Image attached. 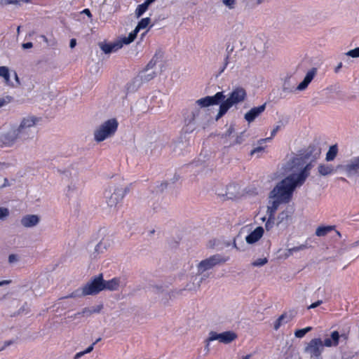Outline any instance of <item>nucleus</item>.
<instances>
[{"mask_svg": "<svg viewBox=\"0 0 359 359\" xmlns=\"http://www.w3.org/2000/svg\"><path fill=\"white\" fill-rule=\"evenodd\" d=\"M40 118L34 116L24 117L19 126H12L11 129L0 135L1 146H12L16 142H24L34 136V127Z\"/></svg>", "mask_w": 359, "mask_h": 359, "instance_id": "1", "label": "nucleus"}, {"mask_svg": "<svg viewBox=\"0 0 359 359\" xmlns=\"http://www.w3.org/2000/svg\"><path fill=\"white\" fill-rule=\"evenodd\" d=\"M301 186L302 184H299L295 176L290 174L276 184L270 192L269 197L280 198L284 203H288L292 198L294 189Z\"/></svg>", "mask_w": 359, "mask_h": 359, "instance_id": "2", "label": "nucleus"}, {"mask_svg": "<svg viewBox=\"0 0 359 359\" xmlns=\"http://www.w3.org/2000/svg\"><path fill=\"white\" fill-rule=\"evenodd\" d=\"M247 96L246 91L241 87L233 89L226 99H224L219 105V111L216 116L217 121L222 117L233 105L243 102Z\"/></svg>", "mask_w": 359, "mask_h": 359, "instance_id": "3", "label": "nucleus"}, {"mask_svg": "<svg viewBox=\"0 0 359 359\" xmlns=\"http://www.w3.org/2000/svg\"><path fill=\"white\" fill-rule=\"evenodd\" d=\"M320 149L316 145H309L304 151L293 158L291 161V168L302 170L306 162L311 158L315 161L320 155Z\"/></svg>", "mask_w": 359, "mask_h": 359, "instance_id": "4", "label": "nucleus"}, {"mask_svg": "<svg viewBox=\"0 0 359 359\" xmlns=\"http://www.w3.org/2000/svg\"><path fill=\"white\" fill-rule=\"evenodd\" d=\"M118 123L116 118H110L94 130V140L97 142H100L104 140L112 137L117 130Z\"/></svg>", "mask_w": 359, "mask_h": 359, "instance_id": "5", "label": "nucleus"}, {"mask_svg": "<svg viewBox=\"0 0 359 359\" xmlns=\"http://www.w3.org/2000/svg\"><path fill=\"white\" fill-rule=\"evenodd\" d=\"M129 191L128 187H116L114 184L109 185L104 191L106 202L109 207H116L122 201L125 195Z\"/></svg>", "mask_w": 359, "mask_h": 359, "instance_id": "6", "label": "nucleus"}, {"mask_svg": "<svg viewBox=\"0 0 359 359\" xmlns=\"http://www.w3.org/2000/svg\"><path fill=\"white\" fill-rule=\"evenodd\" d=\"M229 259L228 257L225 258L221 255L216 254L209 258L202 260L197 265L198 273L200 276H203L204 272L212 269L214 266L224 264Z\"/></svg>", "mask_w": 359, "mask_h": 359, "instance_id": "7", "label": "nucleus"}, {"mask_svg": "<svg viewBox=\"0 0 359 359\" xmlns=\"http://www.w3.org/2000/svg\"><path fill=\"white\" fill-rule=\"evenodd\" d=\"M103 285V274L100 273L92 277L83 287L86 296L96 295L104 290Z\"/></svg>", "mask_w": 359, "mask_h": 359, "instance_id": "8", "label": "nucleus"}, {"mask_svg": "<svg viewBox=\"0 0 359 359\" xmlns=\"http://www.w3.org/2000/svg\"><path fill=\"white\" fill-rule=\"evenodd\" d=\"M323 341L320 338L311 339L304 348V352L309 354L311 359H322L321 354L323 351Z\"/></svg>", "mask_w": 359, "mask_h": 359, "instance_id": "9", "label": "nucleus"}, {"mask_svg": "<svg viewBox=\"0 0 359 359\" xmlns=\"http://www.w3.org/2000/svg\"><path fill=\"white\" fill-rule=\"evenodd\" d=\"M206 115L207 113L205 110H203L196 106L191 110V111L187 114L184 120L187 125L194 124L203 126L205 123H203L202 118L203 116Z\"/></svg>", "mask_w": 359, "mask_h": 359, "instance_id": "10", "label": "nucleus"}, {"mask_svg": "<svg viewBox=\"0 0 359 359\" xmlns=\"http://www.w3.org/2000/svg\"><path fill=\"white\" fill-rule=\"evenodd\" d=\"M226 98L223 91L217 93L213 96H206L196 101V104L199 108L221 104L222 101Z\"/></svg>", "mask_w": 359, "mask_h": 359, "instance_id": "11", "label": "nucleus"}, {"mask_svg": "<svg viewBox=\"0 0 359 359\" xmlns=\"http://www.w3.org/2000/svg\"><path fill=\"white\" fill-rule=\"evenodd\" d=\"M343 170L348 177H359V156L351 158L346 165L343 166Z\"/></svg>", "mask_w": 359, "mask_h": 359, "instance_id": "12", "label": "nucleus"}, {"mask_svg": "<svg viewBox=\"0 0 359 359\" xmlns=\"http://www.w3.org/2000/svg\"><path fill=\"white\" fill-rule=\"evenodd\" d=\"M207 278H208V275L200 276L197 273L196 276L191 277L190 281L186 285L184 290L197 291L200 288L202 282Z\"/></svg>", "mask_w": 359, "mask_h": 359, "instance_id": "13", "label": "nucleus"}, {"mask_svg": "<svg viewBox=\"0 0 359 359\" xmlns=\"http://www.w3.org/2000/svg\"><path fill=\"white\" fill-rule=\"evenodd\" d=\"M313 161H311V158H310L304 165L303 168L299 171V173H292L293 175L295 176V178L298 180L299 184H302V185H303L306 178L309 176L310 170L313 167Z\"/></svg>", "mask_w": 359, "mask_h": 359, "instance_id": "14", "label": "nucleus"}, {"mask_svg": "<svg viewBox=\"0 0 359 359\" xmlns=\"http://www.w3.org/2000/svg\"><path fill=\"white\" fill-rule=\"evenodd\" d=\"M297 311L292 309L283 313L274 323V330H278L283 324L290 322L297 315Z\"/></svg>", "mask_w": 359, "mask_h": 359, "instance_id": "15", "label": "nucleus"}, {"mask_svg": "<svg viewBox=\"0 0 359 359\" xmlns=\"http://www.w3.org/2000/svg\"><path fill=\"white\" fill-rule=\"evenodd\" d=\"M266 103L263 104L259 107L252 108L244 116V118L248 122L251 123L255 120L266 109Z\"/></svg>", "mask_w": 359, "mask_h": 359, "instance_id": "16", "label": "nucleus"}, {"mask_svg": "<svg viewBox=\"0 0 359 359\" xmlns=\"http://www.w3.org/2000/svg\"><path fill=\"white\" fill-rule=\"evenodd\" d=\"M40 222V217L37 215H26L20 220L21 224L25 228L36 226Z\"/></svg>", "mask_w": 359, "mask_h": 359, "instance_id": "17", "label": "nucleus"}, {"mask_svg": "<svg viewBox=\"0 0 359 359\" xmlns=\"http://www.w3.org/2000/svg\"><path fill=\"white\" fill-rule=\"evenodd\" d=\"M317 73V69L313 67L306 74L304 80L297 86V90L302 91L305 90L309 84L311 82V81L313 79L314 76H316Z\"/></svg>", "mask_w": 359, "mask_h": 359, "instance_id": "18", "label": "nucleus"}, {"mask_svg": "<svg viewBox=\"0 0 359 359\" xmlns=\"http://www.w3.org/2000/svg\"><path fill=\"white\" fill-rule=\"evenodd\" d=\"M99 46L105 54H109L121 48L123 43H121V41L110 43H100Z\"/></svg>", "mask_w": 359, "mask_h": 359, "instance_id": "19", "label": "nucleus"}, {"mask_svg": "<svg viewBox=\"0 0 359 359\" xmlns=\"http://www.w3.org/2000/svg\"><path fill=\"white\" fill-rule=\"evenodd\" d=\"M110 246V241L109 239H102L95 247L94 251L92 252L91 256L96 259L100 254L104 253Z\"/></svg>", "mask_w": 359, "mask_h": 359, "instance_id": "20", "label": "nucleus"}, {"mask_svg": "<svg viewBox=\"0 0 359 359\" xmlns=\"http://www.w3.org/2000/svg\"><path fill=\"white\" fill-rule=\"evenodd\" d=\"M340 340V334L338 331H333L330 334L329 338H326L323 341V344L326 347H336L339 345Z\"/></svg>", "mask_w": 359, "mask_h": 359, "instance_id": "21", "label": "nucleus"}, {"mask_svg": "<svg viewBox=\"0 0 359 359\" xmlns=\"http://www.w3.org/2000/svg\"><path fill=\"white\" fill-rule=\"evenodd\" d=\"M263 233L264 229L262 226H258L246 236V242L249 244L255 243L262 238Z\"/></svg>", "mask_w": 359, "mask_h": 359, "instance_id": "22", "label": "nucleus"}, {"mask_svg": "<svg viewBox=\"0 0 359 359\" xmlns=\"http://www.w3.org/2000/svg\"><path fill=\"white\" fill-rule=\"evenodd\" d=\"M121 280L119 278H114L109 280L103 279L104 290L115 291L118 289Z\"/></svg>", "mask_w": 359, "mask_h": 359, "instance_id": "23", "label": "nucleus"}, {"mask_svg": "<svg viewBox=\"0 0 359 359\" xmlns=\"http://www.w3.org/2000/svg\"><path fill=\"white\" fill-rule=\"evenodd\" d=\"M156 76V72L152 70H147V69H144L141 71L137 77L140 79V82L142 83L143 82H148L152 80Z\"/></svg>", "mask_w": 359, "mask_h": 359, "instance_id": "24", "label": "nucleus"}, {"mask_svg": "<svg viewBox=\"0 0 359 359\" xmlns=\"http://www.w3.org/2000/svg\"><path fill=\"white\" fill-rule=\"evenodd\" d=\"M273 201L271 202V205L267 207V215L270 218H272L274 216L275 212L278 208V206L280 203H284L283 201H280V198H273Z\"/></svg>", "mask_w": 359, "mask_h": 359, "instance_id": "25", "label": "nucleus"}, {"mask_svg": "<svg viewBox=\"0 0 359 359\" xmlns=\"http://www.w3.org/2000/svg\"><path fill=\"white\" fill-rule=\"evenodd\" d=\"M237 338V334L233 331H226L221 333V343L229 344Z\"/></svg>", "mask_w": 359, "mask_h": 359, "instance_id": "26", "label": "nucleus"}, {"mask_svg": "<svg viewBox=\"0 0 359 359\" xmlns=\"http://www.w3.org/2000/svg\"><path fill=\"white\" fill-rule=\"evenodd\" d=\"M163 57V54L161 51L156 52L152 59L147 65L145 69H147V70H151L155 67L156 63L162 60Z\"/></svg>", "mask_w": 359, "mask_h": 359, "instance_id": "27", "label": "nucleus"}, {"mask_svg": "<svg viewBox=\"0 0 359 359\" xmlns=\"http://www.w3.org/2000/svg\"><path fill=\"white\" fill-rule=\"evenodd\" d=\"M148 203L154 212H158L162 209L159 198L156 196H153Z\"/></svg>", "mask_w": 359, "mask_h": 359, "instance_id": "28", "label": "nucleus"}, {"mask_svg": "<svg viewBox=\"0 0 359 359\" xmlns=\"http://www.w3.org/2000/svg\"><path fill=\"white\" fill-rule=\"evenodd\" d=\"M318 172L322 176H326L334 172V168L330 165L320 164L318 168Z\"/></svg>", "mask_w": 359, "mask_h": 359, "instance_id": "29", "label": "nucleus"}, {"mask_svg": "<svg viewBox=\"0 0 359 359\" xmlns=\"http://www.w3.org/2000/svg\"><path fill=\"white\" fill-rule=\"evenodd\" d=\"M334 226H318L316 230V235L317 236H326L329 232L332 231L334 229Z\"/></svg>", "mask_w": 359, "mask_h": 359, "instance_id": "30", "label": "nucleus"}, {"mask_svg": "<svg viewBox=\"0 0 359 359\" xmlns=\"http://www.w3.org/2000/svg\"><path fill=\"white\" fill-rule=\"evenodd\" d=\"M141 84L142 83L140 82V79L137 76L131 82L127 84V90L129 92H135L138 89Z\"/></svg>", "mask_w": 359, "mask_h": 359, "instance_id": "31", "label": "nucleus"}, {"mask_svg": "<svg viewBox=\"0 0 359 359\" xmlns=\"http://www.w3.org/2000/svg\"><path fill=\"white\" fill-rule=\"evenodd\" d=\"M337 152H338L337 146L336 144L331 146L329 148V150L326 154V160L327 161L334 160L337 154Z\"/></svg>", "mask_w": 359, "mask_h": 359, "instance_id": "32", "label": "nucleus"}, {"mask_svg": "<svg viewBox=\"0 0 359 359\" xmlns=\"http://www.w3.org/2000/svg\"><path fill=\"white\" fill-rule=\"evenodd\" d=\"M138 32H136V29H134L133 32H130L128 36H125L122 38L120 41L123 44H129L132 43L136 38L137 34Z\"/></svg>", "mask_w": 359, "mask_h": 359, "instance_id": "33", "label": "nucleus"}, {"mask_svg": "<svg viewBox=\"0 0 359 359\" xmlns=\"http://www.w3.org/2000/svg\"><path fill=\"white\" fill-rule=\"evenodd\" d=\"M86 296L83 290V287L78 288L77 290L72 292L69 295L65 297L64 298H76V297H82Z\"/></svg>", "mask_w": 359, "mask_h": 359, "instance_id": "34", "label": "nucleus"}, {"mask_svg": "<svg viewBox=\"0 0 359 359\" xmlns=\"http://www.w3.org/2000/svg\"><path fill=\"white\" fill-rule=\"evenodd\" d=\"M291 217V215H290L288 211L284 210L282 211L278 214V224H279L280 223H283L284 222H287V220Z\"/></svg>", "mask_w": 359, "mask_h": 359, "instance_id": "35", "label": "nucleus"}, {"mask_svg": "<svg viewBox=\"0 0 359 359\" xmlns=\"http://www.w3.org/2000/svg\"><path fill=\"white\" fill-rule=\"evenodd\" d=\"M0 77H3L6 83L10 81V74L8 68L5 66L0 67Z\"/></svg>", "mask_w": 359, "mask_h": 359, "instance_id": "36", "label": "nucleus"}, {"mask_svg": "<svg viewBox=\"0 0 359 359\" xmlns=\"http://www.w3.org/2000/svg\"><path fill=\"white\" fill-rule=\"evenodd\" d=\"M150 21H151V20L149 18H142L138 22L137 27H135L136 32H139L140 29H145L150 23Z\"/></svg>", "mask_w": 359, "mask_h": 359, "instance_id": "37", "label": "nucleus"}, {"mask_svg": "<svg viewBox=\"0 0 359 359\" xmlns=\"http://www.w3.org/2000/svg\"><path fill=\"white\" fill-rule=\"evenodd\" d=\"M312 327H306L304 329H300V330H297L295 332H294V336L297 337V338H302L305 336V334L306 333H308L309 332H310L311 330H312Z\"/></svg>", "mask_w": 359, "mask_h": 359, "instance_id": "38", "label": "nucleus"}, {"mask_svg": "<svg viewBox=\"0 0 359 359\" xmlns=\"http://www.w3.org/2000/svg\"><path fill=\"white\" fill-rule=\"evenodd\" d=\"M245 137H246L245 131L240 133L236 136L235 141L233 143L230 144V146L242 144L245 141Z\"/></svg>", "mask_w": 359, "mask_h": 359, "instance_id": "39", "label": "nucleus"}, {"mask_svg": "<svg viewBox=\"0 0 359 359\" xmlns=\"http://www.w3.org/2000/svg\"><path fill=\"white\" fill-rule=\"evenodd\" d=\"M148 9V8L144 4L138 5L135 10V15L137 18L141 17L144 13Z\"/></svg>", "mask_w": 359, "mask_h": 359, "instance_id": "40", "label": "nucleus"}, {"mask_svg": "<svg viewBox=\"0 0 359 359\" xmlns=\"http://www.w3.org/2000/svg\"><path fill=\"white\" fill-rule=\"evenodd\" d=\"M187 145H188V143H187V142H182V141H181V142H177V143L175 144V147H174L173 150H174L175 151L177 152L179 154H182V153L181 152L182 149L183 148L187 147Z\"/></svg>", "mask_w": 359, "mask_h": 359, "instance_id": "41", "label": "nucleus"}, {"mask_svg": "<svg viewBox=\"0 0 359 359\" xmlns=\"http://www.w3.org/2000/svg\"><path fill=\"white\" fill-rule=\"evenodd\" d=\"M13 100V97L10 95H6L3 97H0V108L11 102Z\"/></svg>", "mask_w": 359, "mask_h": 359, "instance_id": "42", "label": "nucleus"}, {"mask_svg": "<svg viewBox=\"0 0 359 359\" xmlns=\"http://www.w3.org/2000/svg\"><path fill=\"white\" fill-rule=\"evenodd\" d=\"M280 129V126H277L275 128L273 129V130L271 131V137H266V138H264V139H261L258 141V143L259 144H263L264 142H266L267 141H269L272 137L275 136L276 133L278 131V130Z\"/></svg>", "mask_w": 359, "mask_h": 359, "instance_id": "43", "label": "nucleus"}, {"mask_svg": "<svg viewBox=\"0 0 359 359\" xmlns=\"http://www.w3.org/2000/svg\"><path fill=\"white\" fill-rule=\"evenodd\" d=\"M215 340H218L219 342H221V333H217L212 331L209 334L208 341H211Z\"/></svg>", "mask_w": 359, "mask_h": 359, "instance_id": "44", "label": "nucleus"}, {"mask_svg": "<svg viewBox=\"0 0 359 359\" xmlns=\"http://www.w3.org/2000/svg\"><path fill=\"white\" fill-rule=\"evenodd\" d=\"M233 47H229V46H227L226 48V50H227V55L224 59V67H222V69L220 70V73L223 72L224 70L225 69V68L226 67L228 63H229V55L230 53L233 51Z\"/></svg>", "mask_w": 359, "mask_h": 359, "instance_id": "45", "label": "nucleus"}, {"mask_svg": "<svg viewBox=\"0 0 359 359\" xmlns=\"http://www.w3.org/2000/svg\"><path fill=\"white\" fill-rule=\"evenodd\" d=\"M10 212L7 208L0 207V219L4 220L9 216Z\"/></svg>", "mask_w": 359, "mask_h": 359, "instance_id": "46", "label": "nucleus"}, {"mask_svg": "<svg viewBox=\"0 0 359 359\" xmlns=\"http://www.w3.org/2000/svg\"><path fill=\"white\" fill-rule=\"evenodd\" d=\"M268 262V259L264 258H259L252 263L253 266H262Z\"/></svg>", "mask_w": 359, "mask_h": 359, "instance_id": "47", "label": "nucleus"}, {"mask_svg": "<svg viewBox=\"0 0 359 359\" xmlns=\"http://www.w3.org/2000/svg\"><path fill=\"white\" fill-rule=\"evenodd\" d=\"M346 55L351 57H359V47L348 51Z\"/></svg>", "mask_w": 359, "mask_h": 359, "instance_id": "48", "label": "nucleus"}, {"mask_svg": "<svg viewBox=\"0 0 359 359\" xmlns=\"http://www.w3.org/2000/svg\"><path fill=\"white\" fill-rule=\"evenodd\" d=\"M308 248H309L308 245L306 243V244H302L299 246H296V247L290 248V250H291L292 253L293 254L294 252H299L301 250H306Z\"/></svg>", "mask_w": 359, "mask_h": 359, "instance_id": "49", "label": "nucleus"}, {"mask_svg": "<svg viewBox=\"0 0 359 359\" xmlns=\"http://www.w3.org/2000/svg\"><path fill=\"white\" fill-rule=\"evenodd\" d=\"M222 3L229 9H233L236 7V0H222Z\"/></svg>", "mask_w": 359, "mask_h": 359, "instance_id": "50", "label": "nucleus"}, {"mask_svg": "<svg viewBox=\"0 0 359 359\" xmlns=\"http://www.w3.org/2000/svg\"><path fill=\"white\" fill-rule=\"evenodd\" d=\"M235 132V128L233 124H231L229 128L227 129L225 133L222 135V137H227L231 136Z\"/></svg>", "mask_w": 359, "mask_h": 359, "instance_id": "51", "label": "nucleus"}, {"mask_svg": "<svg viewBox=\"0 0 359 359\" xmlns=\"http://www.w3.org/2000/svg\"><path fill=\"white\" fill-rule=\"evenodd\" d=\"M273 224H274V216L272 218H270V217H269V219L265 224V229H266V231L271 230L273 226Z\"/></svg>", "mask_w": 359, "mask_h": 359, "instance_id": "52", "label": "nucleus"}, {"mask_svg": "<svg viewBox=\"0 0 359 359\" xmlns=\"http://www.w3.org/2000/svg\"><path fill=\"white\" fill-rule=\"evenodd\" d=\"M92 314L91 309L90 308H84L81 312H79L75 314L76 316H90Z\"/></svg>", "mask_w": 359, "mask_h": 359, "instance_id": "53", "label": "nucleus"}, {"mask_svg": "<svg viewBox=\"0 0 359 359\" xmlns=\"http://www.w3.org/2000/svg\"><path fill=\"white\" fill-rule=\"evenodd\" d=\"M264 150V147L259 146V147L255 148L254 149H252L250 151V155L253 156L254 154H255L257 153L262 152Z\"/></svg>", "mask_w": 359, "mask_h": 359, "instance_id": "54", "label": "nucleus"}, {"mask_svg": "<svg viewBox=\"0 0 359 359\" xmlns=\"http://www.w3.org/2000/svg\"><path fill=\"white\" fill-rule=\"evenodd\" d=\"M90 309H91L92 314L95 313H100L102 309V305H98L96 307H93Z\"/></svg>", "mask_w": 359, "mask_h": 359, "instance_id": "55", "label": "nucleus"}, {"mask_svg": "<svg viewBox=\"0 0 359 359\" xmlns=\"http://www.w3.org/2000/svg\"><path fill=\"white\" fill-rule=\"evenodd\" d=\"M323 303L322 300H318L317 302L313 303L312 304H311L308 309H314V308H316L318 307V306H320L321 304Z\"/></svg>", "mask_w": 359, "mask_h": 359, "instance_id": "56", "label": "nucleus"}, {"mask_svg": "<svg viewBox=\"0 0 359 359\" xmlns=\"http://www.w3.org/2000/svg\"><path fill=\"white\" fill-rule=\"evenodd\" d=\"M340 339H341L342 341H344L345 344H346V341L348 339V333H342L340 334Z\"/></svg>", "mask_w": 359, "mask_h": 359, "instance_id": "57", "label": "nucleus"}, {"mask_svg": "<svg viewBox=\"0 0 359 359\" xmlns=\"http://www.w3.org/2000/svg\"><path fill=\"white\" fill-rule=\"evenodd\" d=\"M41 38L43 39V40L48 45V46H55L56 44V42L55 41V40H53V43H50V41L48 39V38L44 36V35H42L41 36Z\"/></svg>", "mask_w": 359, "mask_h": 359, "instance_id": "58", "label": "nucleus"}, {"mask_svg": "<svg viewBox=\"0 0 359 359\" xmlns=\"http://www.w3.org/2000/svg\"><path fill=\"white\" fill-rule=\"evenodd\" d=\"M41 38L43 39V40L48 45V46H55L56 44V42L55 41V40H53V43H50V41L48 39V38L44 36V35H42L41 36Z\"/></svg>", "mask_w": 359, "mask_h": 359, "instance_id": "59", "label": "nucleus"}, {"mask_svg": "<svg viewBox=\"0 0 359 359\" xmlns=\"http://www.w3.org/2000/svg\"><path fill=\"white\" fill-rule=\"evenodd\" d=\"M95 345V343H93L90 346H88L85 351H84V353L85 354H87V353H90L91 351H93V348H94V346Z\"/></svg>", "mask_w": 359, "mask_h": 359, "instance_id": "60", "label": "nucleus"}, {"mask_svg": "<svg viewBox=\"0 0 359 359\" xmlns=\"http://www.w3.org/2000/svg\"><path fill=\"white\" fill-rule=\"evenodd\" d=\"M22 46L24 49H27V48H31L33 46V44L32 42H27V43H22Z\"/></svg>", "mask_w": 359, "mask_h": 359, "instance_id": "61", "label": "nucleus"}, {"mask_svg": "<svg viewBox=\"0 0 359 359\" xmlns=\"http://www.w3.org/2000/svg\"><path fill=\"white\" fill-rule=\"evenodd\" d=\"M76 40L75 39H72L70 40L69 47L71 48H74L76 46Z\"/></svg>", "mask_w": 359, "mask_h": 359, "instance_id": "62", "label": "nucleus"}, {"mask_svg": "<svg viewBox=\"0 0 359 359\" xmlns=\"http://www.w3.org/2000/svg\"><path fill=\"white\" fill-rule=\"evenodd\" d=\"M85 355V353H84V351H81V352H79L77 353L74 357V359H79L81 357H82L83 355Z\"/></svg>", "mask_w": 359, "mask_h": 359, "instance_id": "63", "label": "nucleus"}, {"mask_svg": "<svg viewBox=\"0 0 359 359\" xmlns=\"http://www.w3.org/2000/svg\"><path fill=\"white\" fill-rule=\"evenodd\" d=\"M16 260V257L15 255H10L8 257V262L12 263Z\"/></svg>", "mask_w": 359, "mask_h": 359, "instance_id": "64", "label": "nucleus"}]
</instances>
